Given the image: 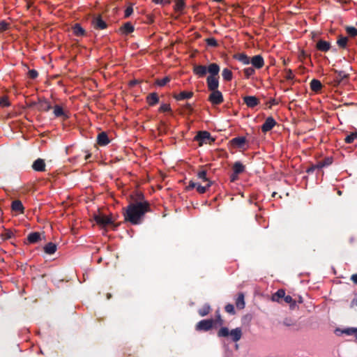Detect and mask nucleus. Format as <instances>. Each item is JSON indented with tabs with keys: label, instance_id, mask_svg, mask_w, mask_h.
<instances>
[{
	"label": "nucleus",
	"instance_id": "nucleus-1",
	"mask_svg": "<svg viewBox=\"0 0 357 357\" xmlns=\"http://www.w3.org/2000/svg\"><path fill=\"white\" fill-rule=\"evenodd\" d=\"M149 211V204L146 201H135L128 204L123 212L126 221L132 225L142 223L143 218Z\"/></svg>",
	"mask_w": 357,
	"mask_h": 357
},
{
	"label": "nucleus",
	"instance_id": "nucleus-2",
	"mask_svg": "<svg viewBox=\"0 0 357 357\" xmlns=\"http://www.w3.org/2000/svg\"><path fill=\"white\" fill-rule=\"evenodd\" d=\"M219 337H227L230 336L232 341L236 342L239 341L242 337V330L241 328H236L231 331L227 327H222L218 332Z\"/></svg>",
	"mask_w": 357,
	"mask_h": 357
},
{
	"label": "nucleus",
	"instance_id": "nucleus-3",
	"mask_svg": "<svg viewBox=\"0 0 357 357\" xmlns=\"http://www.w3.org/2000/svg\"><path fill=\"white\" fill-rule=\"evenodd\" d=\"M214 321L213 319H204L199 321L196 325L197 331H208L212 328Z\"/></svg>",
	"mask_w": 357,
	"mask_h": 357
},
{
	"label": "nucleus",
	"instance_id": "nucleus-4",
	"mask_svg": "<svg viewBox=\"0 0 357 357\" xmlns=\"http://www.w3.org/2000/svg\"><path fill=\"white\" fill-rule=\"evenodd\" d=\"M212 93L210 94L208 100L213 105H219L223 102V96L222 93L218 90L211 91Z\"/></svg>",
	"mask_w": 357,
	"mask_h": 357
},
{
	"label": "nucleus",
	"instance_id": "nucleus-5",
	"mask_svg": "<svg viewBox=\"0 0 357 357\" xmlns=\"http://www.w3.org/2000/svg\"><path fill=\"white\" fill-rule=\"evenodd\" d=\"M94 219L97 224L105 227L109 225H114L111 218L99 214L94 217Z\"/></svg>",
	"mask_w": 357,
	"mask_h": 357
},
{
	"label": "nucleus",
	"instance_id": "nucleus-6",
	"mask_svg": "<svg viewBox=\"0 0 357 357\" xmlns=\"http://www.w3.org/2000/svg\"><path fill=\"white\" fill-rule=\"evenodd\" d=\"M195 139L200 142L201 144L202 143H206L207 141H212L213 142L214 139L211 138V135L207 131H202L199 132L195 137Z\"/></svg>",
	"mask_w": 357,
	"mask_h": 357
},
{
	"label": "nucleus",
	"instance_id": "nucleus-7",
	"mask_svg": "<svg viewBox=\"0 0 357 357\" xmlns=\"http://www.w3.org/2000/svg\"><path fill=\"white\" fill-rule=\"evenodd\" d=\"M250 63L257 69H260L264 66V61L263 57L258 54L255 55L250 59Z\"/></svg>",
	"mask_w": 357,
	"mask_h": 357
},
{
	"label": "nucleus",
	"instance_id": "nucleus-8",
	"mask_svg": "<svg viewBox=\"0 0 357 357\" xmlns=\"http://www.w3.org/2000/svg\"><path fill=\"white\" fill-rule=\"evenodd\" d=\"M276 124V121L275 119L269 116L268 117L264 124L261 126V130L264 132H266L269 130H271Z\"/></svg>",
	"mask_w": 357,
	"mask_h": 357
},
{
	"label": "nucleus",
	"instance_id": "nucleus-9",
	"mask_svg": "<svg viewBox=\"0 0 357 357\" xmlns=\"http://www.w3.org/2000/svg\"><path fill=\"white\" fill-rule=\"evenodd\" d=\"M208 88L210 91L217 90L219 86V82L217 77L208 76L206 79Z\"/></svg>",
	"mask_w": 357,
	"mask_h": 357
},
{
	"label": "nucleus",
	"instance_id": "nucleus-10",
	"mask_svg": "<svg viewBox=\"0 0 357 357\" xmlns=\"http://www.w3.org/2000/svg\"><path fill=\"white\" fill-rule=\"evenodd\" d=\"M92 24L97 29H104L107 27L106 22L100 16L95 17L92 20Z\"/></svg>",
	"mask_w": 357,
	"mask_h": 357
},
{
	"label": "nucleus",
	"instance_id": "nucleus-11",
	"mask_svg": "<svg viewBox=\"0 0 357 357\" xmlns=\"http://www.w3.org/2000/svg\"><path fill=\"white\" fill-rule=\"evenodd\" d=\"M193 72L200 77H204L207 73V67L202 65H195L193 67Z\"/></svg>",
	"mask_w": 357,
	"mask_h": 357
},
{
	"label": "nucleus",
	"instance_id": "nucleus-12",
	"mask_svg": "<svg viewBox=\"0 0 357 357\" xmlns=\"http://www.w3.org/2000/svg\"><path fill=\"white\" fill-rule=\"evenodd\" d=\"M97 142L100 146H106L109 143V139L106 132H102L97 137Z\"/></svg>",
	"mask_w": 357,
	"mask_h": 357
},
{
	"label": "nucleus",
	"instance_id": "nucleus-13",
	"mask_svg": "<svg viewBox=\"0 0 357 357\" xmlns=\"http://www.w3.org/2000/svg\"><path fill=\"white\" fill-rule=\"evenodd\" d=\"M32 167L35 171L43 172L45 169V163L43 159L38 158L34 161Z\"/></svg>",
	"mask_w": 357,
	"mask_h": 357
},
{
	"label": "nucleus",
	"instance_id": "nucleus-14",
	"mask_svg": "<svg viewBox=\"0 0 357 357\" xmlns=\"http://www.w3.org/2000/svg\"><path fill=\"white\" fill-rule=\"evenodd\" d=\"M219 72H220V67L217 63H211L207 67V73H208L210 74L209 76L215 77L216 75H218Z\"/></svg>",
	"mask_w": 357,
	"mask_h": 357
},
{
	"label": "nucleus",
	"instance_id": "nucleus-15",
	"mask_svg": "<svg viewBox=\"0 0 357 357\" xmlns=\"http://www.w3.org/2000/svg\"><path fill=\"white\" fill-rule=\"evenodd\" d=\"M244 102L249 107H254L259 104V100L255 96H245Z\"/></svg>",
	"mask_w": 357,
	"mask_h": 357
},
{
	"label": "nucleus",
	"instance_id": "nucleus-16",
	"mask_svg": "<svg viewBox=\"0 0 357 357\" xmlns=\"http://www.w3.org/2000/svg\"><path fill=\"white\" fill-rule=\"evenodd\" d=\"M317 47L319 50L322 52H327L331 47V45L328 42L320 40L317 43Z\"/></svg>",
	"mask_w": 357,
	"mask_h": 357
},
{
	"label": "nucleus",
	"instance_id": "nucleus-17",
	"mask_svg": "<svg viewBox=\"0 0 357 357\" xmlns=\"http://www.w3.org/2000/svg\"><path fill=\"white\" fill-rule=\"evenodd\" d=\"M192 96L193 93L191 91H181L180 93L174 95V98L177 100H182L184 99H189L192 98Z\"/></svg>",
	"mask_w": 357,
	"mask_h": 357
},
{
	"label": "nucleus",
	"instance_id": "nucleus-18",
	"mask_svg": "<svg viewBox=\"0 0 357 357\" xmlns=\"http://www.w3.org/2000/svg\"><path fill=\"white\" fill-rule=\"evenodd\" d=\"M246 139L244 137H238L231 139V143L233 145L236 146L238 148L243 147L245 144Z\"/></svg>",
	"mask_w": 357,
	"mask_h": 357
},
{
	"label": "nucleus",
	"instance_id": "nucleus-19",
	"mask_svg": "<svg viewBox=\"0 0 357 357\" xmlns=\"http://www.w3.org/2000/svg\"><path fill=\"white\" fill-rule=\"evenodd\" d=\"M40 240V234L39 232L30 233L27 236V241L30 243H36Z\"/></svg>",
	"mask_w": 357,
	"mask_h": 357
},
{
	"label": "nucleus",
	"instance_id": "nucleus-20",
	"mask_svg": "<svg viewBox=\"0 0 357 357\" xmlns=\"http://www.w3.org/2000/svg\"><path fill=\"white\" fill-rule=\"evenodd\" d=\"M72 29L74 35L76 36H83L85 35V30L79 24H75Z\"/></svg>",
	"mask_w": 357,
	"mask_h": 357
},
{
	"label": "nucleus",
	"instance_id": "nucleus-21",
	"mask_svg": "<svg viewBox=\"0 0 357 357\" xmlns=\"http://www.w3.org/2000/svg\"><path fill=\"white\" fill-rule=\"evenodd\" d=\"M235 59L245 65L250 63V58L243 53L236 54L235 56Z\"/></svg>",
	"mask_w": 357,
	"mask_h": 357
},
{
	"label": "nucleus",
	"instance_id": "nucleus-22",
	"mask_svg": "<svg viewBox=\"0 0 357 357\" xmlns=\"http://www.w3.org/2000/svg\"><path fill=\"white\" fill-rule=\"evenodd\" d=\"M56 250V245L54 243H48L44 247V251L46 254L53 255Z\"/></svg>",
	"mask_w": 357,
	"mask_h": 357
},
{
	"label": "nucleus",
	"instance_id": "nucleus-23",
	"mask_svg": "<svg viewBox=\"0 0 357 357\" xmlns=\"http://www.w3.org/2000/svg\"><path fill=\"white\" fill-rule=\"evenodd\" d=\"M38 107L42 111L47 112L52 108V105L47 100H40Z\"/></svg>",
	"mask_w": 357,
	"mask_h": 357
},
{
	"label": "nucleus",
	"instance_id": "nucleus-24",
	"mask_svg": "<svg viewBox=\"0 0 357 357\" xmlns=\"http://www.w3.org/2000/svg\"><path fill=\"white\" fill-rule=\"evenodd\" d=\"M285 296V291L283 289L278 290L272 296V301L275 302H280L281 298H284Z\"/></svg>",
	"mask_w": 357,
	"mask_h": 357
},
{
	"label": "nucleus",
	"instance_id": "nucleus-25",
	"mask_svg": "<svg viewBox=\"0 0 357 357\" xmlns=\"http://www.w3.org/2000/svg\"><path fill=\"white\" fill-rule=\"evenodd\" d=\"M54 114L56 117L63 116L65 119L68 118V116L65 114L63 108L58 105H55L54 107Z\"/></svg>",
	"mask_w": 357,
	"mask_h": 357
},
{
	"label": "nucleus",
	"instance_id": "nucleus-26",
	"mask_svg": "<svg viewBox=\"0 0 357 357\" xmlns=\"http://www.w3.org/2000/svg\"><path fill=\"white\" fill-rule=\"evenodd\" d=\"M245 170V166L239 161L236 162L233 165V171L236 174H239Z\"/></svg>",
	"mask_w": 357,
	"mask_h": 357
},
{
	"label": "nucleus",
	"instance_id": "nucleus-27",
	"mask_svg": "<svg viewBox=\"0 0 357 357\" xmlns=\"http://www.w3.org/2000/svg\"><path fill=\"white\" fill-rule=\"evenodd\" d=\"M244 294L240 293L236 301V305L238 309H243L245 307Z\"/></svg>",
	"mask_w": 357,
	"mask_h": 357
},
{
	"label": "nucleus",
	"instance_id": "nucleus-28",
	"mask_svg": "<svg viewBox=\"0 0 357 357\" xmlns=\"http://www.w3.org/2000/svg\"><path fill=\"white\" fill-rule=\"evenodd\" d=\"M322 87L321 82L318 79H314L310 82V88L313 91L317 92Z\"/></svg>",
	"mask_w": 357,
	"mask_h": 357
},
{
	"label": "nucleus",
	"instance_id": "nucleus-29",
	"mask_svg": "<svg viewBox=\"0 0 357 357\" xmlns=\"http://www.w3.org/2000/svg\"><path fill=\"white\" fill-rule=\"evenodd\" d=\"M12 209L17 212H23L24 207L20 200H15L12 202Z\"/></svg>",
	"mask_w": 357,
	"mask_h": 357
},
{
	"label": "nucleus",
	"instance_id": "nucleus-30",
	"mask_svg": "<svg viewBox=\"0 0 357 357\" xmlns=\"http://www.w3.org/2000/svg\"><path fill=\"white\" fill-rule=\"evenodd\" d=\"M147 101L150 105H154L159 101V98L155 93L149 94L147 97Z\"/></svg>",
	"mask_w": 357,
	"mask_h": 357
},
{
	"label": "nucleus",
	"instance_id": "nucleus-31",
	"mask_svg": "<svg viewBox=\"0 0 357 357\" xmlns=\"http://www.w3.org/2000/svg\"><path fill=\"white\" fill-rule=\"evenodd\" d=\"M337 331H340L342 333L346 334L347 335H354L355 336L357 333V328L350 327V328H344L341 331L339 329H337Z\"/></svg>",
	"mask_w": 357,
	"mask_h": 357
},
{
	"label": "nucleus",
	"instance_id": "nucleus-32",
	"mask_svg": "<svg viewBox=\"0 0 357 357\" xmlns=\"http://www.w3.org/2000/svg\"><path fill=\"white\" fill-rule=\"evenodd\" d=\"M121 31L125 34H128L132 33L134 31V26L132 25L130 22H126L121 27Z\"/></svg>",
	"mask_w": 357,
	"mask_h": 357
},
{
	"label": "nucleus",
	"instance_id": "nucleus-33",
	"mask_svg": "<svg viewBox=\"0 0 357 357\" xmlns=\"http://www.w3.org/2000/svg\"><path fill=\"white\" fill-rule=\"evenodd\" d=\"M211 310V306L206 303L203 305V307L199 310V314L202 317H204L207 315Z\"/></svg>",
	"mask_w": 357,
	"mask_h": 357
},
{
	"label": "nucleus",
	"instance_id": "nucleus-34",
	"mask_svg": "<svg viewBox=\"0 0 357 357\" xmlns=\"http://www.w3.org/2000/svg\"><path fill=\"white\" fill-rule=\"evenodd\" d=\"M222 77L226 81H230L232 79V72L228 68H224L222 72Z\"/></svg>",
	"mask_w": 357,
	"mask_h": 357
},
{
	"label": "nucleus",
	"instance_id": "nucleus-35",
	"mask_svg": "<svg viewBox=\"0 0 357 357\" xmlns=\"http://www.w3.org/2000/svg\"><path fill=\"white\" fill-rule=\"evenodd\" d=\"M211 182H208L205 186H203L201 184L197 183L196 189L199 193L202 194L206 192V189H208L211 186Z\"/></svg>",
	"mask_w": 357,
	"mask_h": 357
},
{
	"label": "nucleus",
	"instance_id": "nucleus-36",
	"mask_svg": "<svg viewBox=\"0 0 357 357\" xmlns=\"http://www.w3.org/2000/svg\"><path fill=\"white\" fill-rule=\"evenodd\" d=\"M347 41H348V39L347 37H344V36H340L337 41V45L340 46V47L341 48H345L346 46H347Z\"/></svg>",
	"mask_w": 357,
	"mask_h": 357
},
{
	"label": "nucleus",
	"instance_id": "nucleus-37",
	"mask_svg": "<svg viewBox=\"0 0 357 357\" xmlns=\"http://www.w3.org/2000/svg\"><path fill=\"white\" fill-rule=\"evenodd\" d=\"M13 232L10 230H5L3 233L1 234V237L3 240L10 239L13 236Z\"/></svg>",
	"mask_w": 357,
	"mask_h": 357
},
{
	"label": "nucleus",
	"instance_id": "nucleus-38",
	"mask_svg": "<svg viewBox=\"0 0 357 357\" xmlns=\"http://www.w3.org/2000/svg\"><path fill=\"white\" fill-rule=\"evenodd\" d=\"M357 139V132L351 133L350 135H347L344 139L345 142L347 144H351L354 142V141Z\"/></svg>",
	"mask_w": 357,
	"mask_h": 357
},
{
	"label": "nucleus",
	"instance_id": "nucleus-39",
	"mask_svg": "<svg viewBox=\"0 0 357 357\" xmlns=\"http://www.w3.org/2000/svg\"><path fill=\"white\" fill-rule=\"evenodd\" d=\"M337 73L336 80L338 83H340L344 78L347 77V75L344 71L335 70Z\"/></svg>",
	"mask_w": 357,
	"mask_h": 357
},
{
	"label": "nucleus",
	"instance_id": "nucleus-40",
	"mask_svg": "<svg viewBox=\"0 0 357 357\" xmlns=\"http://www.w3.org/2000/svg\"><path fill=\"white\" fill-rule=\"evenodd\" d=\"M284 301H285V303L290 304V307L291 309L294 308V307L296 305V302L293 300L292 297L289 295H287V296L285 295L284 297Z\"/></svg>",
	"mask_w": 357,
	"mask_h": 357
},
{
	"label": "nucleus",
	"instance_id": "nucleus-41",
	"mask_svg": "<svg viewBox=\"0 0 357 357\" xmlns=\"http://www.w3.org/2000/svg\"><path fill=\"white\" fill-rule=\"evenodd\" d=\"M347 33L351 37L357 35V29L354 26H347L346 28Z\"/></svg>",
	"mask_w": 357,
	"mask_h": 357
},
{
	"label": "nucleus",
	"instance_id": "nucleus-42",
	"mask_svg": "<svg viewBox=\"0 0 357 357\" xmlns=\"http://www.w3.org/2000/svg\"><path fill=\"white\" fill-rule=\"evenodd\" d=\"M170 81V78L168 76H166L165 77H163L162 79H158L156 81V83L158 86H165L167 82H169Z\"/></svg>",
	"mask_w": 357,
	"mask_h": 357
},
{
	"label": "nucleus",
	"instance_id": "nucleus-43",
	"mask_svg": "<svg viewBox=\"0 0 357 357\" xmlns=\"http://www.w3.org/2000/svg\"><path fill=\"white\" fill-rule=\"evenodd\" d=\"M244 74L247 78H249L251 75L255 73V69L253 67L245 68L244 70Z\"/></svg>",
	"mask_w": 357,
	"mask_h": 357
},
{
	"label": "nucleus",
	"instance_id": "nucleus-44",
	"mask_svg": "<svg viewBox=\"0 0 357 357\" xmlns=\"http://www.w3.org/2000/svg\"><path fill=\"white\" fill-rule=\"evenodd\" d=\"M197 176L199 178L203 180L205 182H209L208 178H206V172L205 170H202L198 172Z\"/></svg>",
	"mask_w": 357,
	"mask_h": 357
},
{
	"label": "nucleus",
	"instance_id": "nucleus-45",
	"mask_svg": "<svg viewBox=\"0 0 357 357\" xmlns=\"http://www.w3.org/2000/svg\"><path fill=\"white\" fill-rule=\"evenodd\" d=\"M206 41L208 46L216 47L218 45L217 40L214 38H208Z\"/></svg>",
	"mask_w": 357,
	"mask_h": 357
},
{
	"label": "nucleus",
	"instance_id": "nucleus-46",
	"mask_svg": "<svg viewBox=\"0 0 357 357\" xmlns=\"http://www.w3.org/2000/svg\"><path fill=\"white\" fill-rule=\"evenodd\" d=\"M331 162H332L331 159H330V158H327V159H326L325 161H324V162H319L318 163V167H319V169H321L322 167H325V166H326V165H331Z\"/></svg>",
	"mask_w": 357,
	"mask_h": 357
},
{
	"label": "nucleus",
	"instance_id": "nucleus-47",
	"mask_svg": "<svg viewBox=\"0 0 357 357\" xmlns=\"http://www.w3.org/2000/svg\"><path fill=\"white\" fill-rule=\"evenodd\" d=\"M225 309V311L229 314H234L235 313L234 307L232 304H227Z\"/></svg>",
	"mask_w": 357,
	"mask_h": 357
},
{
	"label": "nucleus",
	"instance_id": "nucleus-48",
	"mask_svg": "<svg viewBox=\"0 0 357 357\" xmlns=\"http://www.w3.org/2000/svg\"><path fill=\"white\" fill-rule=\"evenodd\" d=\"M159 110H160V112H168V111L171 110V107L169 104L164 103L160 106Z\"/></svg>",
	"mask_w": 357,
	"mask_h": 357
},
{
	"label": "nucleus",
	"instance_id": "nucleus-49",
	"mask_svg": "<svg viewBox=\"0 0 357 357\" xmlns=\"http://www.w3.org/2000/svg\"><path fill=\"white\" fill-rule=\"evenodd\" d=\"M28 75L31 79H36L38 76V73L36 70H29Z\"/></svg>",
	"mask_w": 357,
	"mask_h": 357
},
{
	"label": "nucleus",
	"instance_id": "nucleus-50",
	"mask_svg": "<svg viewBox=\"0 0 357 357\" xmlns=\"http://www.w3.org/2000/svg\"><path fill=\"white\" fill-rule=\"evenodd\" d=\"M133 13V8L132 6H128L125 10V17H128Z\"/></svg>",
	"mask_w": 357,
	"mask_h": 357
},
{
	"label": "nucleus",
	"instance_id": "nucleus-51",
	"mask_svg": "<svg viewBox=\"0 0 357 357\" xmlns=\"http://www.w3.org/2000/svg\"><path fill=\"white\" fill-rule=\"evenodd\" d=\"M8 27V24L5 21L0 22V31H3L6 30Z\"/></svg>",
	"mask_w": 357,
	"mask_h": 357
},
{
	"label": "nucleus",
	"instance_id": "nucleus-52",
	"mask_svg": "<svg viewBox=\"0 0 357 357\" xmlns=\"http://www.w3.org/2000/svg\"><path fill=\"white\" fill-rule=\"evenodd\" d=\"M184 7V1L183 0H178L176 2V8L178 10H182Z\"/></svg>",
	"mask_w": 357,
	"mask_h": 357
},
{
	"label": "nucleus",
	"instance_id": "nucleus-53",
	"mask_svg": "<svg viewBox=\"0 0 357 357\" xmlns=\"http://www.w3.org/2000/svg\"><path fill=\"white\" fill-rule=\"evenodd\" d=\"M157 4H168L171 2L172 0H153Z\"/></svg>",
	"mask_w": 357,
	"mask_h": 357
},
{
	"label": "nucleus",
	"instance_id": "nucleus-54",
	"mask_svg": "<svg viewBox=\"0 0 357 357\" xmlns=\"http://www.w3.org/2000/svg\"><path fill=\"white\" fill-rule=\"evenodd\" d=\"M316 169H319V167H318V164L317 165H313L310 167H309L307 169V172L308 174H310V173H312Z\"/></svg>",
	"mask_w": 357,
	"mask_h": 357
},
{
	"label": "nucleus",
	"instance_id": "nucleus-55",
	"mask_svg": "<svg viewBox=\"0 0 357 357\" xmlns=\"http://www.w3.org/2000/svg\"><path fill=\"white\" fill-rule=\"evenodd\" d=\"M283 324L287 326H290L293 325V322L291 321V320L290 319L286 318L283 321Z\"/></svg>",
	"mask_w": 357,
	"mask_h": 357
},
{
	"label": "nucleus",
	"instance_id": "nucleus-56",
	"mask_svg": "<svg viewBox=\"0 0 357 357\" xmlns=\"http://www.w3.org/2000/svg\"><path fill=\"white\" fill-rule=\"evenodd\" d=\"M197 185V183H195V182L191 181L190 182L188 186L187 187V189L188 190L193 189V188H196Z\"/></svg>",
	"mask_w": 357,
	"mask_h": 357
},
{
	"label": "nucleus",
	"instance_id": "nucleus-57",
	"mask_svg": "<svg viewBox=\"0 0 357 357\" xmlns=\"http://www.w3.org/2000/svg\"><path fill=\"white\" fill-rule=\"evenodd\" d=\"M0 105H2L3 107L8 106V102L7 101L6 99L2 98L0 100Z\"/></svg>",
	"mask_w": 357,
	"mask_h": 357
},
{
	"label": "nucleus",
	"instance_id": "nucleus-58",
	"mask_svg": "<svg viewBox=\"0 0 357 357\" xmlns=\"http://www.w3.org/2000/svg\"><path fill=\"white\" fill-rule=\"evenodd\" d=\"M351 280L353 281V282H354L355 284H357V273L353 274L351 276Z\"/></svg>",
	"mask_w": 357,
	"mask_h": 357
},
{
	"label": "nucleus",
	"instance_id": "nucleus-59",
	"mask_svg": "<svg viewBox=\"0 0 357 357\" xmlns=\"http://www.w3.org/2000/svg\"><path fill=\"white\" fill-rule=\"evenodd\" d=\"M238 174H236L234 172H233V174L231 176V181H235L237 179V178H238Z\"/></svg>",
	"mask_w": 357,
	"mask_h": 357
},
{
	"label": "nucleus",
	"instance_id": "nucleus-60",
	"mask_svg": "<svg viewBox=\"0 0 357 357\" xmlns=\"http://www.w3.org/2000/svg\"><path fill=\"white\" fill-rule=\"evenodd\" d=\"M352 303H354L356 305H357V297L353 299Z\"/></svg>",
	"mask_w": 357,
	"mask_h": 357
},
{
	"label": "nucleus",
	"instance_id": "nucleus-61",
	"mask_svg": "<svg viewBox=\"0 0 357 357\" xmlns=\"http://www.w3.org/2000/svg\"><path fill=\"white\" fill-rule=\"evenodd\" d=\"M91 157V154H88L85 156V160H88Z\"/></svg>",
	"mask_w": 357,
	"mask_h": 357
},
{
	"label": "nucleus",
	"instance_id": "nucleus-62",
	"mask_svg": "<svg viewBox=\"0 0 357 357\" xmlns=\"http://www.w3.org/2000/svg\"><path fill=\"white\" fill-rule=\"evenodd\" d=\"M218 319L220 321H222V320H221V318H220V314H218Z\"/></svg>",
	"mask_w": 357,
	"mask_h": 357
},
{
	"label": "nucleus",
	"instance_id": "nucleus-63",
	"mask_svg": "<svg viewBox=\"0 0 357 357\" xmlns=\"http://www.w3.org/2000/svg\"><path fill=\"white\" fill-rule=\"evenodd\" d=\"M187 107H188L189 109H191V106H190L189 104H188V105H187Z\"/></svg>",
	"mask_w": 357,
	"mask_h": 357
},
{
	"label": "nucleus",
	"instance_id": "nucleus-64",
	"mask_svg": "<svg viewBox=\"0 0 357 357\" xmlns=\"http://www.w3.org/2000/svg\"><path fill=\"white\" fill-rule=\"evenodd\" d=\"M139 199H141V198H142V199H143V195H141V194H140V195H139Z\"/></svg>",
	"mask_w": 357,
	"mask_h": 357
}]
</instances>
